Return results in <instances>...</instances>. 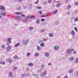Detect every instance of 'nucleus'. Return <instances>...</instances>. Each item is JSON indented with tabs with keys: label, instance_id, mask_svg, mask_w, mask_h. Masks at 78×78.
Here are the masks:
<instances>
[{
	"label": "nucleus",
	"instance_id": "obj_54",
	"mask_svg": "<svg viewBox=\"0 0 78 78\" xmlns=\"http://www.w3.org/2000/svg\"><path fill=\"white\" fill-rule=\"evenodd\" d=\"M45 20V19H42L41 20V21H44Z\"/></svg>",
	"mask_w": 78,
	"mask_h": 78
},
{
	"label": "nucleus",
	"instance_id": "obj_7",
	"mask_svg": "<svg viewBox=\"0 0 78 78\" xmlns=\"http://www.w3.org/2000/svg\"><path fill=\"white\" fill-rule=\"evenodd\" d=\"M6 12H2L0 13V14H1V15H2V16H5L6 15Z\"/></svg>",
	"mask_w": 78,
	"mask_h": 78
},
{
	"label": "nucleus",
	"instance_id": "obj_29",
	"mask_svg": "<svg viewBox=\"0 0 78 78\" xmlns=\"http://www.w3.org/2000/svg\"><path fill=\"white\" fill-rule=\"evenodd\" d=\"M9 75L10 77H11V76H12V73H11V72H10L9 73Z\"/></svg>",
	"mask_w": 78,
	"mask_h": 78
},
{
	"label": "nucleus",
	"instance_id": "obj_59",
	"mask_svg": "<svg viewBox=\"0 0 78 78\" xmlns=\"http://www.w3.org/2000/svg\"><path fill=\"white\" fill-rule=\"evenodd\" d=\"M64 78H68V77H67V76H66Z\"/></svg>",
	"mask_w": 78,
	"mask_h": 78
},
{
	"label": "nucleus",
	"instance_id": "obj_51",
	"mask_svg": "<svg viewBox=\"0 0 78 78\" xmlns=\"http://www.w3.org/2000/svg\"><path fill=\"white\" fill-rule=\"evenodd\" d=\"M44 41H46V40L45 39H44L43 41H42V42H44Z\"/></svg>",
	"mask_w": 78,
	"mask_h": 78
},
{
	"label": "nucleus",
	"instance_id": "obj_26",
	"mask_svg": "<svg viewBox=\"0 0 78 78\" xmlns=\"http://www.w3.org/2000/svg\"><path fill=\"white\" fill-rule=\"evenodd\" d=\"M32 6L33 5H32V4H30L29 5V8H30V9H31V8H32Z\"/></svg>",
	"mask_w": 78,
	"mask_h": 78
},
{
	"label": "nucleus",
	"instance_id": "obj_60",
	"mask_svg": "<svg viewBox=\"0 0 78 78\" xmlns=\"http://www.w3.org/2000/svg\"><path fill=\"white\" fill-rule=\"evenodd\" d=\"M71 19H74V18L73 17H71Z\"/></svg>",
	"mask_w": 78,
	"mask_h": 78
},
{
	"label": "nucleus",
	"instance_id": "obj_46",
	"mask_svg": "<svg viewBox=\"0 0 78 78\" xmlns=\"http://www.w3.org/2000/svg\"><path fill=\"white\" fill-rule=\"evenodd\" d=\"M23 0H18V1L19 2H20V3L21 2H22V1H23Z\"/></svg>",
	"mask_w": 78,
	"mask_h": 78
},
{
	"label": "nucleus",
	"instance_id": "obj_32",
	"mask_svg": "<svg viewBox=\"0 0 78 78\" xmlns=\"http://www.w3.org/2000/svg\"><path fill=\"white\" fill-rule=\"evenodd\" d=\"M35 17H36V16H31L30 17V18L31 19H35Z\"/></svg>",
	"mask_w": 78,
	"mask_h": 78
},
{
	"label": "nucleus",
	"instance_id": "obj_49",
	"mask_svg": "<svg viewBox=\"0 0 78 78\" xmlns=\"http://www.w3.org/2000/svg\"><path fill=\"white\" fill-rule=\"evenodd\" d=\"M18 10H20L21 9V7L18 8Z\"/></svg>",
	"mask_w": 78,
	"mask_h": 78
},
{
	"label": "nucleus",
	"instance_id": "obj_58",
	"mask_svg": "<svg viewBox=\"0 0 78 78\" xmlns=\"http://www.w3.org/2000/svg\"><path fill=\"white\" fill-rule=\"evenodd\" d=\"M76 74H77V76H78V71H77L76 72Z\"/></svg>",
	"mask_w": 78,
	"mask_h": 78
},
{
	"label": "nucleus",
	"instance_id": "obj_45",
	"mask_svg": "<svg viewBox=\"0 0 78 78\" xmlns=\"http://www.w3.org/2000/svg\"><path fill=\"white\" fill-rule=\"evenodd\" d=\"M41 17H46V15L42 16H41Z\"/></svg>",
	"mask_w": 78,
	"mask_h": 78
},
{
	"label": "nucleus",
	"instance_id": "obj_52",
	"mask_svg": "<svg viewBox=\"0 0 78 78\" xmlns=\"http://www.w3.org/2000/svg\"><path fill=\"white\" fill-rule=\"evenodd\" d=\"M41 71H42V70L41 69H39V70H38V72H41Z\"/></svg>",
	"mask_w": 78,
	"mask_h": 78
},
{
	"label": "nucleus",
	"instance_id": "obj_2",
	"mask_svg": "<svg viewBox=\"0 0 78 78\" xmlns=\"http://www.w3.org/2000/svg\"><path fill=\"white\" fill-rule=\"evenodd\" d=\"M47 71H44L41 73V76L42 77H44V76H45L47 75Z\"/></svg>",
	"mask_w": 78,
	"mask_h": 78
},
{
	"label": "nucleus",
	"instance_id": "obj_23",
	"mask_svg": "<svg viewBox=\"0 0 78 78\" xmlns=\"http://www.w3.org/2000/svg\"><path fill=\"white\" fill-rule=\"evenodd\" d=\"M61 6V4L60 3H58L57 4V7H59Z\"/></svg>",
	"mask_w": 78,
	"mask_h": 78
},
{
	"label": "nucleus",
	"instance_id": "obj_63",
	"mask_svg": "<svg viewBox=\"0 0 78 78\" xmlns=\"http://www.w3.org/2000/svg\"><path fill=\"white\" fill-rule=\"evenodd\" d=\"M48 65H49V66H50V65H51V63H49V64H48Z\"/></svg>",
	"mask_w": 78,
	"mask_h": 78
},
{
	"label": "nucleus",
	"instance_id": "obj_25",
	"mask_svg": "<svg viewBox=\"0 0 78 78\" xmlns=\"http://www.w3.org/2000/svg\"><path fill=\"white\" fill-rule=\"evenodd\" d=\"M28 65L29 66H33V63H29Z\"/></svg>",
	"mask_w": 78,
	"mask_h": 78
},
{
	"label": "nucleus",
	"instance_id": "obj_43",
	"mask_svg": "<svg viewBox=\"0 0 78 78\" xmlns=\"http://www.w3.org/2000/svg\"><path fill=\"white\" fill-rule=\"evenodd\" d=\"M25 75V74H23L21 76L22 77H23Z\"/></svg>",
	"mask_w": 78,
	"mask_h": 78
},
{
	"label": "nucleus",
	"instance_id": "obj_5",
	"mask_svg": "<svg viewBox=\"0 0 78 78\" xmlns=\"http://www.w3.org/2000/svg\"><path fill=\"white\" fill-rule=\"evenodd\" d=\"M15 19H17V20H21L22 19V17H19L17 16H15L14 17Z\"/></svg>",
	"mask_w": 78,
	"mask_h": 78
},
{
	"label": "nucleus",
	"instance_id": "obj_39",
	"mask_svg": "<svg viewBox=\"0 0 78 78\" xmlns=\"http://www.w3.org/2000/svg\"><path fill=\"white\" fill-rule=\"evenodd\" d=\"M75 4L76 6H78V2H76L75 3Z\"/></svg>",
	"mask_w": 78,
	"mask_h": 78
},
{
	"label": "nucleus",
	"instance_id": "obj_37",
	"mask_svg": "<svg viewBox=\"0 0 78 78\" xmlns=\"http://www.w3.org/2000/svg\"><path fill=\"white\" fill-rule=\"evenodd\" d=\"M44 67L45 65H42L41 69H43V68H44Z\"/></svg>",
	"mask_w": 78,
	"mask_h": 78
},
{
	"label": "nucleus",
	"instance_id": "obj_40",
	"mask_svg": "<svg viewBox=\"0 0 78 78\" xmlns=\"http://www.w3.org/2000/svg\"><path fill=\"white\" fill-rule=\"evenodd\" d=\"M67 8L68 9H70V8H71V5H68Z\"/></svg>",
	"mask_w": 78,
	"mask_h": 78
},
{
	"label": "nucleus",
	"instance_id": "obj_15",
	"mask_svg": "<svg viewBox=\"0 0 78 78\" xmlns=\"http://www.w3.org/2000/svg\"><path fill=\"white\" fill-rule=\"evenodd\" d=\"M19 45H20V42H18L14 46V47H18Z\"/></svg>",
	"mask_w": 78,
	"mask_h": 78
},
{
	"label": "nucleus",
	"instance_id": "obj_53",
	"mask_svg": "<svg viewBox=\"0 0 78 78\" xmlns=\"http://www.w3.org/2000/svg\"><path fill=\"white\" fill-rule=\"evenodd\" d=\"M21 16H22V17H25L26 16L25 15H22Z\"/></svg>",
	"mask_w": 78,
	"mask_h": 78
},
{
	"label": "nucleus",
	"instance_id": "obj_13",
	"mask_svg": "<svg viewBox=\"0 0 78 78\" xmlns=\"http://www.w3.org/2000/svg\"><path fill=\"white\" fill-rule=\"evenodd\" d=\"M7 62H12V60L10 58H8L7 60Z\"/></svg>",
	"mask_w": 78,
	"mask_h": 78
},
{
	"label": "nucleus",
	"instance_id": "obj_64",
	"mask_svg": "<svg viewBox=\"0 0 78 78\" xmlns=\"http://www.w3.org/2000/svg\"><path fill=\"white\" fill-rule=\"evenodd\" d=\"M19 0H15V2H17Z\"/></svg>",
	"mask_w": 78,
	"mask_h": 78
},
{
	"label": "nucleus",
	"instance_id": "obj_14",
	"mask_svg": "<svg viewBox=\"0 0 78 78\" xmlns=\"http://www.w3.org/2000/svg\"><path fill=\"white\" fill-rule=\"evenodd\" d=\"M37 50H41V48L39 46H37Z\"/></svg>",
	"mask_w": 78,
	"mask_h": 78
},
{
	"label": "nucleus",
	"instance_id": "obj_30",
	"mask_svg": "<svg viewBox=\"0 0 78 78\" xmlns=\"http://www.w3.org/2000/svg\"><path fill=\"white\" fill-rule=\"evenodd\" d=\"M75 22H77L78 20V18H76L74 19Z\"/></svg>",
	"mask_w": 78,
	"mask_h": 78
},
{
	"label": "nucleus",
	"instance_id": "obj_61",
	"mask_svg": "<svg viewBox=\"0 0 78 78\" xmlns=\"http://www.w3.org/2000/svg\"><path fill=\"white\" fill-rule=\"evenodd\" d=\"M45 4H43V5H45V4H46L47 3V2H45Z\"/></svg>",
	"mask_w": 78,
	"mask_h": 78
},
{
	"label": "nucleus",
	"instance_id": "obj_56",
	"mask_svg": "<svg viewBox=\"0 0 78 78\" xmlns=\"http://www.w3.org/2000/svg\"><path fill=\"white\" fill-rule=\"evenodd\" d=\"M30 74H27V76H30Z\"/></svg>",
	"mask_w": 78,
	"mask_h": 78
},
{
	"label": "nucleus",
	"instance_id": "obj_10",
	"mask_svg": "<svg viewBox=\"0 0 78 78\" xmlns=\"http://www.w3.org/2000/svg\"><path fill=\"white\" fill-rule=\"evenodd\" d=\"M71 34L72 35V36H73V35L75 34V32L74 31L72 30L71 32Z\"/></svg>",
	"mask_w": 78,
	"mask_h": 78
},
{
	"label": "nucleus",
	"instance_id": "obj_4",
	"mask_svg": "<svg viewBox=\"0 0 78 78\" xmlns=\"http://www.w3.org/2000/svg\"><path fill=\"white\" fill-rule=\"evenodd\" d=\"M73 50H74V49H68L67 51V53H71V52L72 51H73Z\"/></svg>",
	"mask_w": 78,
	"mask_h": 78
},
{
	"label": "nucleus",
	"instance_id": "obj_12",
	"mask_svg": "<svg viewBox=\"0 0 78 78\" xmlns=\"http://www.w3.org/2000/svg\"><path fill=\"white\" fill-rule=\"evenodd\" d=\"M38 56H39V54L38 53H37L34 54V56L35 57Z\"/></svg>",
	"mask_w": 78,
	"mask_h": 78
},
{
	"label": "nucleus",
	"instance_id": "obj_50",
	"mask_svg": "<svg viewBox=\"0 0 78 78\" xmlns=\"http://www.w3.org/2000/svg\"><path fill=\"white\" fill-rule=\"evenodd\" d=\"M74 29L76 31H77V29L76 28V27H75Z\"/></svg>",
	"mask_w": 78,
	"mask_h": 78
},
{
	"label": "nucleus",
	"instance_id": "obj_42",
	"mask_svg": "<svg viewBox=\"0 0 78 78\" xmlns=\"http://www.w3.org/2000/svg\"><path fill=\"white\" fill-rule=\"evenodd\" d=\"M17 69V67H15L14 68H13V70H16Z\"/></svg>",
	"mask_w": 78,
	"mask_h": 78
},
{
	"label": "nucleus",
	"instance_id": "obj_9",
	"mask_svg": "<svg viewBox=\"0 0 78 78\" xmlns=\"http://www.w3.org/2000/svg\"><path fill=\"white\" fill-rule=\"evenodd\" d=\"M0 9L2 10H5V7L2 5L0 6Z\"/></svg>",
	"mask_w": 78,
	"mask_h": 78
},
{
	"label": "nucleus",
	"instance_id": "obj_17",
	"mask_svg": "<svg viewBox=\"0 0 78 78\" xmlns=\"http://www.w3.org/2000/svg\"><path fill=\"white\" fill-rule=\"evenodd\" d=\"M45 55L46 57H48V56H49V54L47 52H46L45 53Z\"/></svg>",
	"mask_w": 78,
	"mask_h": 78
},
{
	"label": "nucleus",
	"instance_id": "obj_20",
	"mask_svg": "<svg viewBox=\"0 0 78 78\" xmlns=\"http://www.w3.org/2000/svg\"><path fill=\"white\" fill-rule=\"evenodd\" d=\"M1 47L2 49H3L5 48V46L4 45H1Z\"/></svg>",
	"mask_w": 78,
	"mask_h": 78
},
{
	"label": "nucleus",
	"instance_id": "obj_33",
	"mask_svg": "<svg viewBox=\"0 0 78 78\" xmlns=\"http://www.w3.org/2000/svg\"><path fill=\"white\" fill-rule=\"evenodd\" d=\"M30 53H28L26 55V56H27V57H29V56H30Z\"/></svg>",
	"mask_w": 78,
	"mask_h": 78
},
{
	"label": "nucleus",
	"instance_id": "obj_44",
	"mask_svg": "<svg viewBox=\"0 0 78 78\" xmlns=\"http://www.w3.org/2000/svg\"><path fill=\"white\" fill-rule=\"evenodd\" d=\"M27 8V7L26 6H24L23 7V9H26Z\"/></svg>",
	"mask_w": 78,
	"mask_h": 78
},
{
	"label": "nucleus",
	"instance_id": "obj_3",
	"mask_svg": "<svg viewBox=\"0 0 78 78\" xmlns=\"http://www.w3.org/2000/svg\"><path fill=\"white\" fill-rule=\"evenodd\" d=\"M12 48V47L11 46H9L6 48V50L7 51H9L10 50H11Z\"/></svg>",
	"mask_w": 78,
	"mask_h": 78
},
{
	"label": "nucleus",
	"instance_id": "obj_62",
	"mask_svg": "<svg viewBox=\"0 0 78 78\" xmlns=\"http://www.w3.org/2000/svg\"><path fill=\"white\" fill-rule=\"evenodd\" d=\"M57 78H60V76H57Z\"/></svg>",
	"mask_w": 78,
	"mask_h": 78
},
{
	"label": "nucleus",
	"instance_id": "obj_35",
	"mask_svg": "<svg viewBox=\"0 0 78 78\" xmlns=\"http://www.w3.org/2000/svg\"><path fill=\"white\" fill-rule=\"evenodd\" d=\"M77 53V52L76 51H74L73 52V54H76Z\"/></svg>",
	"mask_w": 78,
	"mask_h": 78
},
{
	"label": "nucleus",
	"instance_id": "obj_57",
	"mask_svg": "<svg viewBox=\"0 0 78 78\" xmlns=\"http://www.w3.org/2000/svg\"><path fill=\"white\" fill-rule=\"evenodd\" d=\"M44 31V30L43 29L41 30V32H43Z\"/></svg>",
	"mask_w": 78,
	"mask_h": 78
},
{
	"label": "nucleus",
	"instance_id": "obj_22",
	"mask_svg": "<svg viewBox=\"0 0 78 78\" xmlns=\"http://www.w3.org/2000/svg\"><path fill=\"white\" fill-rule=\"evenodd\" d=\"M29 29L30 31H32V30H33V27H29Z\"/></svg>",
	"mask_w": 78,
	"mask_h": 78
},
{
	"label": "nucleus",
	"instance_id": "obj_24",
	"mask_svg": "<svg viewBox=\"0 0 78 78\" xmlns=\"http://www.w3.org/2000/svg\"><path fill=\"white\" fill-rule=\"evenodd\" d=\"M69 61H73L74 60V58L72 57L69 58Z\"/></svg>",
	"mask_w": 78,
	"mask_h": 78
},
{
	"label": "nucleus",
	"instance_id": "obj_8",
	"mask_svg": "<svg viewBox=\"0 0 78 78\" xmlns=\"http://www.w3.org/2000/svg\"><path fill=\"white\" fill-rule=\"evenodd\" d=\"M59 46H55L54 48L55 50H57L59 49Z\"/></svg>",
	"mask_w": 78,
	"mask_h": 78
},
{
	"label": "nucleus",
	"instance_id": "obj_55",
	"mask_svg": "<svg viewBox=\"0 0 78 78\" xmlns=\"http://www.w3.org/2000/svg\"><path fill=\"white\" fill-rule=\"evenodd\" d=\"M39 2V0L37 1L36 2H35V4H36V3H37L38 2Z\"/></svg>",
	"mask_w": 78,
	"mask_h": 78
},
{
	"label": "nucleus",
	"instance_id": "obj_1",
	"mask_svg": "<svg viewBox=\"0 0 78 78\" xmlns=\"http://www.w3.org/2000/svg\"><path fill=\"white\" fill-rule=\"evenodd\" d=\"M29 41L27 39H26L24 40H23L22 41V43L24 44V45H27L28 44Z\"/></svg>",
	"mask_w": 78,
	"mask_h": 78
},
{
	"label": "nucleus",
	"instance_id": "obj_47",
	"mask_svg": "<svg viewBox=\"0 0 78 78\" xmlns=\"http://www.w3.org/2000/svg\"><path fill=\"white\" fill-rule=\"evenodd\" d=\"M25 18H26V19H28V18H30V16H28L27 17H26Z\"/></svg>",
	"mask_w": 78,
	"mask_h": 78
},
{
	"label": "nucleus",
	"instance_id": "obj_38",
	"mask_svg": "<svg viewBox=\"0 0 78 78\" xmlns=\"http://www.w3.org/2000/svg\"><path fill=\"white\" fill-rule=\"evenodd\" d=\"M75 62H77V63H78V58H76V60H75Z\"/></svg>",
	"mask_w": 78,
	"mask_h": 78
},
{
	"label": "nucleus",
	"instance_id": "obj_48",
	"mask_svg": "<svg viewBox=\"0 0 78 78\" xmlns=\"http://www.w3.org/2000/svg\"><path fill=\"white\" fill-rule=\"evenodd\" d=\"M38 12H39V13L40 14H42V11H40Z\"/></svg>",
	"mask_w": 78,
	"mask_h": 78
},
{
	"label": "nucleus",
	"instance_id": "obj_6",
	"mask_svg": "<svg viewBox=\"0 0 78 78\" xmlns=\"http://www.w3.org/2000/svg\"><path fill=\"white\" fill-rule=\"evenodd\" d=\"M22 20V22H25V23H27V22H28V21H29V20L27 19H23Z\"/></svg>",
	"mask_w": 78,
	"mask_h": 78
},
{
	"label": "nucleus",
	"instance_id": "obj_16",
	"mask_svg": "<svg viewBox=\"0 0 78 78\" xmlns=\"http://www.w3.org/2000/svg\"><path fill=\"white\" fill-rule=\"evenodd\" d=\"M11 38H9L8 39H7V41L9 43H11Z\"/></svg>",
	"mask_w": 78,
	"mask_h": 78
},
{
	"label": "nucleus",
	"instance_id": "obj_27",
	"mask_svg": "<svg viewBox=\"0 0 78 78\" xmlns=\"http://www.w3.org/2000/svg\"><path fill=\"white\" fill-rule=\"evenodd\" d=\"M57 12H58V10H56L55 11H53V14H56L57 13Z\"/></svg>",
	"mask_w": 78,
	"mask_h": 78
},
{
	"label": "nucleus",
	"instance_id": "obj_41",
	"mask_svg": "<svg viewBox=\"0 0 78 78\" xmlns=\"http://www.w3.org/2000/svg\"><path fill=\"white\" fill-rule=\"evenodd\" d=\"M37 23H39V20L38 19L37 20V22H36Z\"/></svg>",
	"mask_w": 78,
	"mask_h": 78
},
{
	"label": "nucleus",
	"instance_id": "obj_18",
	"mask_svg": "<svg viewBox=\"0 0 78 78\" xmlns=\"http://www.w3.org/2000/svg\"><path fill=\"white\" fill-rule=\"evenodd\" d=\"M49 37H53V34L52 33H50L49 34Z\"/></svg>",
	"mask_w": 78,
	"mask_h": 78
},
{
	"label": "nucleus",
	"instance_id": "obj_28",
	"mask_svg": "<svg viewBox=\"0 0 78 78\" xmlns=\"http://www.w3.org/2000/svg\"><path fill=\"white\" fill-rule=\"evenodd\" d=\"M0 63L1 64L4 65L5 64V62L1 61L0 62Z\"/></svg>",
	"mask_w": 78,
	"mask_h": 78
},
{
	"label": "nucleus",
	"instance_id": "obj_31",
	"mask_svg": "<svg viewBox=\"0 0 78 78\" xmlns=\"http://www.w3.org/2000/svg\"><path fill=\"white\" fill-rule=\"evenodd\" d=\"M51 2H52V0H49V1H48V3L49 4H50L51 3Z\"/></svg>",
	"mask_w": 78,
	"mask_h": 78
},
{
	"label": "nucleus",
	"instance_id": "obj_11",
	"mask_svg": "<svg viewBox=\"0 0 78 78\" xmlns=\"http://www.w3.org/2000/svg\"><path fill=\"white\" fill-rule=\"evenodd\" d=\"M16 14H17V15H20L21 14H23V13L22 12H16Z\"/></svg>",
	"mask_w": 78,
	"mask_h": 78
},
{
	"label": "nucleus",
	"instance_id": "obj_36",
	"mask_svg": "<svg viewBox=\"0 0 78 78\" xmlns=\"http://www.w3.org/2000/svg\"><path fill=\"white\" fill-rule=\"evenodd\" d=\"M37 8V9H41V8H42L41 7V6H37L36 7Z\"/></svg>",
	"mask_w": 78,
	"mask_h": 78
},
{
	"label": "nucleus",
	"instance_id": "obj_21",
	"mask_svg": "<svg viewBox=\"0 0 78 78\" xmlns=\"http://www.w3.org/2000/svg\"><path fill=\"white\" fill-rule=\"evenodd\" d=\"M14 59H19V57H17V55H15L14 57Z\"/></svg>",
	"mask_w": 78,
	"mask_h": 78
},
{
	"label": "nucleus",
	"instance_id": "obj_34",
	"mask_svg": "<svg viewBox=\"0 0 78 78\" xmlns=\"http://www.w3.org/2000/svg\"><path fill=\"white\" fill-rule=\"evenodd\" d=\"M41 47H44V43H41Z\"/></svg>",
	"mask_w": 78,
	"mask_h": 78
},
{
	"label": "nucleus",
	"instance_id": "obj_19",
	"mask_svg": "<svg viewBox=\"0 0 78 78\" xmlns=\"http://www.w3.org/2000/svg\"><path fill=\"white\" fill-rule=\"evenodd\" d=\"M73 69H70L69 71V73H73Z\"/></svg>",
	"mask_w": 78,
	"mask_h": 78
}]
</instances>
